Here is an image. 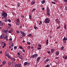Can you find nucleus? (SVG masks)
I'll list each match as a JSON object with an SVG mask.
<instances>
[{
  "instance_id": "f257e3e1",
  "label": "nucleus",
  "mask_w": 67,
  "mask_h": 67,
  "mask_svg": "<svg viewBox=\"0 0 67 67\" xmlns=\"http://www.w3.org/2000/svg\"><path fill=\"white\" fill-rule=\"evenodd\" d=\"M2 15L3 17L2 18V19H6V18L8 16V14L5 11H3L2 13Z\"/></svg>"
},
{
  "instance_id": "f03ea898",
  "label": "nucleus",
  "mask_w": 67,
  "mask_h": 67,
  "mask_svg": "<svg viewBox=\"0 0 67 67\" xmlns=\"http://www.w3.org/2000/svg\"><path fill=\"white\" fill-rule=\"evenodd\" d=\"M49 18H47L45 19V21H44L45 23H49L50 20H49Z\"/></svg>"
},
{
  "instance_id": "7ed1b4c3",
  "label": "nucleus",
  "mask_w": 67,
  "mask_h": 67,
  "mask_svg": "<svg viewBox=\"0 0 67 67\" xmlns=\"http://www.w3.org/2000/svg\"><path fill=\"white\" fill-rule=\"evenodd\" d=\"M20 23V19H17V22L16 24V25H19V24Z\"/></svg>"
},
{
  "instance_id": "20e7f679",
  "label": "nucleus",
  "mask_w": 67,
  "mask_h": 67,
  "mask_svg": "<svg viewBox=\"0 0 67 67\" xmlns=\"http://www.w3.org/2000/svg\"><path fill=\"white\" fill-rule=\"evenodd\" d=\"M37 54H34L33 55H31L30 58H33V57H37Z\"/></svg>"
},
{
  "instance_id": "39448f33",
  "label": "nucleus",
  "mask_w": 67,
  "mask_h": 67,
  "mask_svg": "<svg viewBox=\"0 0 67 67\" xmlns=\"http://www.w3.org/2000/svg\"><path fill=\"white\" fill-rule=\"evenodd\" d=\"M14 66H15V67H21V65L17 64H15L14 65Z\"/></svg>"
},
{
  "instance_id": "423d86ee",
  "label": "nucleus",
  "mask_w": 67,
  "mask_h": 67,
  "mask_svg": "<svg viewBox=\"0 0 67 67\" xmlns=\"http://www.w3.org/2000/svg\"><path fill=\"white\" fill-rule=\"evenodd\" d=\"M20 32L21 34H22V35H23V36H25V33H24V32L21 31H20Z\"/></svg>"
},
{
  "instance_id": "0eeeda50",
  "label": "nucleus",
  "mask_w": 67,
  "mask_h": 67,
  "mask_svg": "<svg viewBox=\"0 0 67 67\" xmlns=\"http://www.w3.org/2000/svg\"><path fill=\"white\" fill-rule=\"evenodd\" d=\"M41 59V57H39L36 59V61L37 62H38L39 60H40Z\"/></svg>"
},
{
  "instance_id": "6e6552de",
  "label": "nucleus",
  "mask_w": 67,
  "mask_h": 67,
  "mask_svg": "<svg viewBox=\"0 0 67 67\" xmlns=\"http://www.w3.org/2000/svg\"><path fill=\"white\" fill-rule=\"evenodd\" d=\"M4 34H2V35H1V36H0V38H3V37H4Z\"/></svg>"
},
{
  "instance_id": "1a4fd4ad",
  "label": "nucleus",
  "mask_w": 67,
  "mask_h": 67,
  "mask_svg": "<svg viewBox=\"0 0 67 67\" xmlns=\"http://www.w3.org/2000/svg\"><path fill=\"white\" fill-rule=\"evenodd\" d=\"M49 60V59H47L44 62V63L45 64H46V62H48V61Z\"/></svg>"
},
{
  "instance_id": "9d476101",
  "label": "nucleus",
  "mask_w": 67,
  "mask_h": 67,
  "mask_svg": "<svg viewBox=\"0 0 67 67\" xmlns=\"http://www.w3.org/2000/svg\"><path fill=\"white\" fill-rule=\"evenodd\" d=\"M55 21L57 23H60V21H58L57 19H55Z\"/></svg>"
},
{
  "instance_id": "9b49d317",
  "label": "nucleus",
  "mask_w": 67,
  "mask_h": 67,
  "mask_svg": "<svg viewBox=\"0 0 67 67\" xmlns=\"http://www.w3.org/2000/svg\"><path fill=\"white\" fill-rule=\"evenodd\" d=\"M67 38H66V37H64V38L63 39V41H67Z\"/></svg>"
},
{
  "instance_id": "f8f14e48",
  "label": "nucleus",
  "mask_w": 67,
  "mask_h": 67,
  "mask_svg": "<svg viewBox=\"0 0 67 67\" xmlns=\"http://www.w3.org/2000/svg\"><path fill=\"white\" fill-rule=\"evenodd\" d=\"M18 57L19 58H20V59H22V58H23L22 56L21 55H19Z\"/></svg>"
},
{
  "instance_id": "ddd939ff",
  "label": "nucleus",
  "mask_w": 67,
  "mask_h": 67,
  "mask_svg": "<svg viewBox=\"0 0 67 67\" xmlns=\"http://www.w3.org/2000/svg\"><path fill=\"white\" fill-rule=\"evenodd\" d=\"M35 2H34V1H31V3L32 4H35Z\"/></svg>"
},
{
  "instance_id": "4468645a",
  "label": "nucleus",
  "mask_w": 67,
  "mask_h": 67,
  "mask_svg": "<svg viewBox=\"0 0 67 67\" xmlns=\"http://www.w3.org/2000/svg\"><path fill=\"white\" fill-rule=\"evenodd\" d=\"M28 64V62H25L24 63V65L25 66H26Z\"/></svg>"
},
{
  "instance_id": "2eb2a0df",
  "label": "nucleus",
  "mask_w": 67,
  "mask_h": 67,
  "mask_svg": "<svg viewBox=\"0 0 67 67\" xmlns=\"http://www.w3.org/2000/svg\"><path fill=\"white\" fill-rule=\"evenodd\" d=\"M51 53H53V52L55 51V49H51Z\"/></svg>"
},
{
  "instance_id": "dca6fc26",
  "label": "nucleus",
  "mask_w": 67,
  "mask_h": 67,
  "mask_svg": "<svg viewBox=\"0 0 67 67\" xmlns=\"http://www.w3.org/2000/svg\"><path fill=\"white\" fill-rule=\"evenodd\" d=\"M56 54L57 56H58L59 54V51L57 52Z\"/></svg>"
},
{
  "instance_id": "f3484780",
  "label": "nucleus",
  "mask_w": 67,
  "mask_h": 67,
  "mask_svg": "<svg viewBox=\"0 0 67 67\" xmlns=\"http://www.w3.org/2000/svg\"><path fill=\"white\" fill-rule=\"evenodd\" d=\"M64 28L65 29H67V26H66V24H65L64 25Z\"/></svg>"
},
{
  "instance_id": "a211bd4d",
  "label": "nucleus",
  "mask_w": 67,
  "mask_h": 67,
  "mask_svg": "<svg viewBox=\"0 0 67 67\" xmlns=\"http://www.w3.org/2000/svg\"><path fill=\"white\" fill-rule=\"evenodd\" d=\"M45 1L44 0H43L42 1L41 3L42 4H44V3H45Z\"/></svg>"
},
{
  "instance_id": "6ab92c4d",
  "label": "nucleus",
  "mask_w": 67,
  "mask_h": 67,
  "mask_svg": "<svg viewBox=\"0 0 67 67\" xmlns=\"http://www.w3.org/2000/svg\"><path fill=\"white\" fill-rule=\"evenodd\" d=\"M6 63V62L5 61H4L3 62H2V64L3 65H5V63Z\"/></svg>"
},
{
  "instance_id": "aec40b11",
  "label": "nucleus",
  "mask_w": 67,
  "mask_h": 67,
  "mask_svg": "<svg viewBox=\"0 0 67 67\" xmlns=\"http://www.w3.org/2000/svg\"><path fill=\"white\" fill-rule=\"evenodd\" d=\"M8 39V36H6L5 37H4V40H5V39Z\"/></svg>"
},
{
  "instance_id": "412c9836",
  "label": "nucleus",
  "mask_w": 67,
  "mask_h": 67,
  "mask_svg": "<svg viewBox=\"0 0 67 67\" xmlns=\"http://www.w3.org/2000/svg\"><path fill=\"white\" fill-rule=\"evenodd\" d=\"M19 48H20V49H23V48L22 46H19Z\"/></svg>"
},
{
  "instance_id": "4be33fe9",
  "label": "nucleus",
  "mask_w": 67,
  "mask_h": 67,
  "mask_svg": "<svg viewBox=\"0 0 67 67\" xmlns=\"http://www.w3.org/2000/svg\"><path fill=\"white\" fill-rule=\"evenodd\" d=\"M5 19V20H4V21L5 22H7V21H8V19H7V18H6V19Z\"/></svg>"
},
{
  "instance_id": "5701e85b",
  "label": "nucleus",
  "mask_w": 67,
  "mask_h": 67,
  "mask_svg": "<svg viewBox=\"0 0 67 67\" xmlns=\"http://www.w3.org/2000/svg\"><path fill=\"white\" fill-rule=\"evenodd\" d=\"M47 12V14L48 15H50V14H49V12Z\"/></svg>"
},
{
  "instance_id": "b1692460",
  "label": "nucleus",
  "mask_w": 67,
  "mask_h": 67,
  "mask_svg": "<svg viewBox=\"0 0 67 67\" xmlns=\"http://www.w3.org/2000/svg\"><path fill=\"white\" fill-rule=\"evenodd\" d=\"M18 7H19L20 6V3H18V4H17Z\"/></svg>"
},
{
  "instance_id": "393cba45",
  "label": "nucleus",
  "mask_w": 67,
  "mask_h": 67,
  "mask_svg": "<svg viewBox=\"0 0 67 67\" xmlns=\"http://www.w3.org/2000/svg\"><path fill=\"white\" fill-rule=\"evenodd\" d=\"M31 15H29V19L30 20H32V18H31Z\"/></svg>"
},
{
  "instance_id": "a878e982",
  "label": "nucleus",
  "mask_w": 67,
  "mask_h": 67,
  "mask_svg": "<svg viewBox=\"0 0 67 67\" xmlns=\"http://www.w3.org/2000/svg\"><path fill=\"white\" fill-rule=\"evenodd\" d=\"M46 44H47V45L48 44V40H47Z\"/></svg>"
},
{
  "instance_id": "bb28decb",
  "label": "nucleus",
  "mask_w": 67,
  "mask_h": 67,
  "mask_svg": "<svg viewBox=\"0 0 67 67\" xmlns=\"http://www.w3.org/2000/svg\"><path fill=\"white\" fill-rule=\"evenodd\" d=\"M8 33H12V31L11 30L9 31H8Z\"/></svg>"
},
{
  "instance_id": "cd10ccee",
  "label": "nucleus",
  "mask_w": 67,
  "mask_h": 67,
  "mask_svg": "<svg viewBox=\"0 0 67 67\" xmlns=\"http://www.w3.org/2000/svg\"><path fill=\"white\" fill-rule=\"evenodd\" d=\"M65 8L66 11H67V4H66V5H65Z\"/></svg>"
},
{
  "instance_id": "c85d7f7f",
  "label": "nucleus",
  "mask_w": 67,
  "mask_h": 67,
  "mask_svg": "<svg viewBox=\"0 0 67 67\" xmlns=\"http://www.w3.org/2000/svg\"><path fill=\"white\" fill-rule=\"evenodd\" d=\"M64 47L63 46H62L61 48H60V49L61 50H63V49H64Z\"/></svg>"
},
{
  "instance_id": "c756f323",
  "label": "nucleus",
  "mask_w": 67,
  "mask_h": 67,
  "mask_svg": "<svg viewBox=\"0 0 67 67\" xmlns=\"http://www.w3.org/2000/svg\"><path fill=\"white\" fill-rule=\"evenodd\" d=\"M32 36V34H30L28 35V36L29 37H30V36Z\"/></svg>"
},
{
  "instance_id": "7c9ffc66",
  "label": "nucleus",
  "mask_w": 67,
  "mask_h": 67,
  "mask_svg": "<svg viewBox=\"0 0 67 67\" xmlns=\"http://www.w3.org/2000/svg\"><path fill=\"white\" fill-rule=\"evenodd\" d=\"M14 49H17V47L16 46H15L14 47Z\"/></svg>"
},
{
  "instance_id": "2f4dec72",
  "label": "nucleus",
  "mask_w": 67,
  "mask_h": 67,
  "mask_svg": "<svg viewBox=\"0 0 67 67\" xmlns=\"http://www.w3.org/2000/svg\"><path fill=\"white\" fill-rule=\"evenodd\" d=\"M8 64L9 66H10V65H11V62H9Z\"/></svg>"
},
{
  "instance_id": "473e14b6",
  "label": "nucleus",
  "mask_w": 67,
  "mask_h": 67,
  "mask_svg": "<svg viewBox=\"0 0 67 67\" xmlns=\"http://www.w3.org/2000/svg\"><path fill=\"white\" fill-rule=\"evenodd\" d=\"M38 46L39 47H42V46L40 44H38Z\"/></svg>"
},
{
  "instance_id": "72a5a7b5",
  "label": "nucleus",
  "mask_w": 67,
  "mask_h": 67,
  "mask_svg": "<svg viewBox=\"0 0 67 67\" xmlns=\"http://www.w3.org/2000/svg\"><path fill=\"white\" fill-rule=\"evenodd\" d=\"M7 32L8 31L6 30H5L4 31V33H7Z\"/></svg>"
},
{
  "instance_id": "f704fd0d",
  "label": "nucleus",
  "mask_w": 67,
  "mask_h": 67,
  "mask_svg": "<svg viewBox=\"0 0 67 67\" xmlns=\"http://www.w3.org/2000/svg\"><path fill=\"white\" fill-rule=\"evenodd\" d=\"M50 66V65H47L46 67H49Z\"/></svg>"
},
{
  "instance_id": "c9c22d12",
  "label": "nucleus",
  "mask_w": 67,
  "mask_h": 67,
  "mask_svg": "<svg viewBox=\"0 0 67 67\" xmlns=\"http://www.w3.org/2000/svg\"><path fill=\"white\" fill-rule=\"evenodd\" d=\"M16 33L17 34L20 33V31H16Z\"/></svg>"
},
{
  "instance_id": "e433bc0d",
  "label": "nucleus",
  "mask_w": 67,
  "mask_h": 67,
  "mask_svg": "<svg viewBox=\"0 0 67 67\" xmlns=\"http://www.w3.org/2000/svg\"><path fill=\"white\" fill-rule=\"evenodd\" d=\"M51 3H53V4H56V3L53 2H52Z\"/></svg>"
},
{
  "instance_id": "4c0bfd02",
  "label": "nucleus",
  "mask_w": 67,
  "mask_h": 67,
  "mask_svg": "<svg viewBox=\"0 0 67 67\" xmlns=\"http://www.w3.org/2000/svg\"><path fill=\"white\" fill-rule=\"evenodd\" d=\"M60 28V26H59L57 27V29H59V28Z\"/></svg>"
},
{
  "instance_id": "58836bf2",
  "label": "nucleus",
  "mask_w": 67,
  "mask_h": 67,
  "mask_svg": "<svg viewBox=\"0 0 67 67\" xmlns=\"http://www.w3.org/2000/svg\"><path fill=\"white\" fill-rule=\"evenodd\" d=\"M37 49L38 50H40V49H41V47L38 48H37Z\"/></svg>"
},
{
  "instance_id": "ea45409f",
  "label": "nucleus",
  "mask_w": 67,
  "mask_h": 67,
  "mask_svg": "<svg viewBox=\"0 0 67 67\" xmlns=\"http://www.w3.org/2000/svg\"><path fill=\"white\" fill-rule=\"evenodd\" d=\"M8 25L10 27H11V25L10 24H8Z\"/></svg>"
},
{
  "instance_id": "a19ab883",
  "label": "nucleus",
  "mask_w": 67,
  "mask_h": 67,
  "mask_svg": "<svg viewBox=\"0 0 67 67\" xmlns=\"http://www.w3.org/2000/svg\"><path fill=\"white\" fill-rule=\"evenodd\" d=\"M27 44H29V45H30V44H31V43H30V42H27Z\"/></svg>"
},
{
  "instance_id": "79ce46f5",
  "label": "nucleus",
  "mask_w": 67,
  "mask_h": 67,
  "mask_svg": "<svg viewBox=\"0 0 67 67\" xmlns=\"http://www.w3.org/2000/svg\"><path fill=\"white\" fill-rule=\"evenodd\" d=\"M8 21L9 22H11V21L10 19H8Z\"/></svg>"
},
{
  "instance_id": "37998d69",
  "label": "nucleus",
  "mask_w": 67,
  "mask_h": 67,
  "mask_svg": "<svg viewBox=\"0 0 67 67\" xmlns=\"http://www.w3.org/2000/svg\"><path fill=\"white\" fill-rule=\"evenodd\" d=\"M0 25H3V23H0Z\"/></svg>"
},
{
  "instance_id": "c03bdc74",
  "label": "nucleus",
  "mask_w": 67,
  "mask_h": 67,
  "mask_svg": "<svg viewBox=\"0 0 67 67\" xmlns=\"http://www.w3.org/2000/svg\"><path fill=\"white\" fill-rule=\"evenodd\" d=\"M47 53H48V54H50V53H51V52L49 51H48L47 52Z\"/></svg>"
},
{
  "instance_id": "a18cd8bd",
  "label": "nucleus",
  "mask_w": 67,
  "mask_h": 67,
  "mask_svg": "<svg viewBox=\"0 0 67 67\" xmlns=\"http://www.w3.org/2000/svg\"><path fill=\"white\" fill-rule=\"evenodd\" d=\"M21 16L22 18H24V16L23 15H22Z\"/></svg>"
},
{
  "instance_id": "49530a36",
  "label": "nucleus",
  "mask_w": 67,
  "mask_h": 67,
  "mask_svg": "<svg viewBox=\"0 0 67 67\" xmlns=\"http://www.w3.org/2000/svg\"><path fill=\"white\" fill-rule=\"evenodd\" d=\"M65 2H67V0H63Z\"/></svg>"
},
{
  "instance_id": "de8ad7c7",
  "label": "nucleus",
  "mask_w": 67,
  "mask_h": 67,
  "mask_svg": "<svg viewBox=\"0 0 67 67\" xmlns=\"http://www.w3.org/2000/svg\"><path fill=\"white\" fill-rule=\"evenodd\" d=\"M49 9H47V12H49Z\"/></svg>"
},
{
  "instance_id": "09e8293b",
  "label": "nucleus",
  "mask_w": 67,
  "mask_h": 67,
  "mask_svg": "<svg viewBox=\"0 0 67 67\" xmlns=\"http://www.w3.org/2000/svg\"><path fill=\"white\" fill-rule=\"evenodd\" d=\"M8 57V58H9V59H10L11 58V57H10V56H8V57Z\"/></svg>"
},
{
  "instance_id": "8fccbe9b",
  "label": "nucleus",
  "mask_w": 67,
  "mask_h": 67,
  "mask_svg": "<svg viewBox=\"0 0 67 67\" xmlns=\"http://www.w3.org/2000/svg\"><path fill=\"white\" fill-rule=\"evenodd\" d=\"M13 61H15V59L14 58H13Z\"/></svg>"
},
{
  "instance_id": "3c124183",
  "label": "nucleus",
  "mask_w": 67,
  "mask_h": 67,
  "mask_svg": "<svg viewBox=\"0 0 67 67\" xmlns=\"http://www.w3.org/2000/svg\"><path fill=\"white\" fill-rule=\"evenodd\" d=\"M64 59H67V56L65 57Z\"/></svg>"
},
{
  "instance_id": "603ef678",
  "label": "nucleus",
  "mask_w": 67,
  "mask_h": 67,
  "mask_svg": "<svg viewBox=\"0 0 67 67\" xmlns=\"http://www.w3.org/2000/svg\"><path fill=\"white\" fill-rule=\"evenodd\" d=\"M35 9H33V10H32V12L34 11H35Z\"/></svg>"
},
{
  "instance_id": "864d4df0",
  "label": "nucleus",
  "mask_w": 67,
  "mask_h": 67,
  "mask_svg": "<svg viewBox=\"0 0 67 67\" xmlns=\"http://www.w3.org/2000/svg\"><path fill=\"white\" fill-rule=\"evenodd\" d=\"M11 46H9V49H11Z\"/></svg>"
},
{
  "instance_id": "5fc2aeb1",
  "label": "nucleus",
  "mask_w": 67,
  "mask_h": 67,
  "mask_svg": "<svg viewBox=\"0 0 67 67\" xmlns=\"http://www.w3.org/2000/svg\"><path fill=\"white\" fill-rule=\"evenodd\" d=\"M23 52H25V50L24 49H23Z\"/></svg>"
},
{
  "instance_id": "6e6d98bb",
  "label": "nucleus",
  "mask_w": 67,
  "mask_h": 67,
  "mask_svg": "<svg viewBox=\"0 0 67 67\" xmlns=\"http://www.w3.org/2000/svg\"><path fill=\"white\" fill-rule=\"evenodd\" d=\"M42 9L43 10V11H44V10H45V8H42Z\"/></svg>"
},
{
  "instance_id": "4d7b16f0",
  "label": "nucleus",
  "mask_w": 67,
  "mask_h": 67,
  "mask_svg": "<svg viewBox=\"0 0 67 67\" xmlns=\"http://www.w3.org/2000/svg\"><path fill=\"white\" fill-rule=\"evenodd\" d=\"M13 45H14L13 43L12 44L11 46H13Z\"/></svg>"
},
{
  "instance_id": "13d9d810",
  "label": "nucleus",
  "mask_w": 67,
  "mask_h": 67,
  "mask_svg": "<svg viewBox=\"0 0 67 67\" xmlns=\"http://www.w3.org/2000/svg\"><path fill=\"white\" fill-rule=\"evenodd\" d=\"M9 40L10 41H12V38H10Z\"/></svg>"
},
{
  "instance_id": "bf43d9fd",
  "label": "nucleus",
  "mask_w": 67,
  "mask_h": 67,
  "mask_svg": "<svg viewBox=\"0 0 67 67\" xmlns=\"http://www.w3.org/2000/svg\"><path fill=\"white\" fill-rule=\"evenodd\" d=\"M28 48H31V47H30V46H29L28 47Z\"/></svg>"
},
{
  "instance_id": "052dcab7",
  "label": "nucleus",
  "mask_w": 67,
  "mask_h": 67,
  "mask_svg": "<svg viewBox=\"0 0 67 67\" xmlns=\"http://www.w3.org/2000/svg\"><path fill=\"white\" fill-rule=\"evenodd\" d=\"M34 28L35 29H37V27H34Z\"/></svg>"
},
{
  "instance_id": "680f3d73",
  "label": "nucleus",
  "mask_w": 67,
  "mask_h": 67,
  "mask_svg": "<svg viewBox=\"0 0 67 67\" xmlns=\"http://www.w3.org/2000/svg\"><path fill=\"white\" fill-rule=\"evenodd\" d=\"M56 59H58V58H59V57H57L55 58Z\"/></svg>"
},
{
  "instance_id": "e2e57ef3",
  "label": "nucleus",
  "mask_w": 67,
  "mask_h": 67,
  "mask_svg": "<svg viewBox=\"0 0 67 67\" xmlns=\"http://www.w3.org/2000/svg\"><path fill=\"white\" fill-rule=\"evenodd\" d=\"M4 46H5V45H6V44H5V43H4Z\"/></svg>"
},
{
  "instance_id": "0e129e2a",
  "label": "nucleus",
  "mask_w": 67,
  "mask_h": 67,
  "mask_svg": "<svg viewBox=\"0 0 67 67\" xmlns=\"http://www.w3.org/2000/svg\"><path fill=\"white\" fill-rule=\"evenodd\" d=\"M31 49H33V47L32 46L31 47Z\"/></svg>"
},
{
  "instance_id": "69168bd1",
  "label": "nucleus",
  "mask_w": 67,
  "mask_h": 67,
  "mask_svg": "<svg viewBox=\"0 0 67 67\" xmlns=\"http://www.w3.org/2000/svg\"><path fill=\"white\" fill-rule=\"evenodd\" d=\"M18 55H20V54L19 53H18Z\"/></svg>"
},
{
  "instance_id": "338daca9",
  "label": "nucleus",
  "mask_w": 67,
  "mask_h": 67,
  "mask_svg": "<svg viewBox=\"0 0 67 67\" xmlns=\"http://www.w3.org/2000/svg\"><path fill=\"white\" fill-rule=\"evenodd\" d=\"M13 58H11L10 59L11 60H13Z\"/></svg>"
},
{
  "instance_id": "774afa93",
  "label": "nucleus",
  "mask_w": 67,
  "mask_h": 67,
  "mask_svg": "<svg viewBox=\"0 0 67 67\" xmlns=\"http://www.w3.org/2000/svg\"><path fill=\"white\" fill-rule=\"evenodd\" d=\"M25 41L24 40H23V43H25Z\"/></svg>"
}]
</instances>
